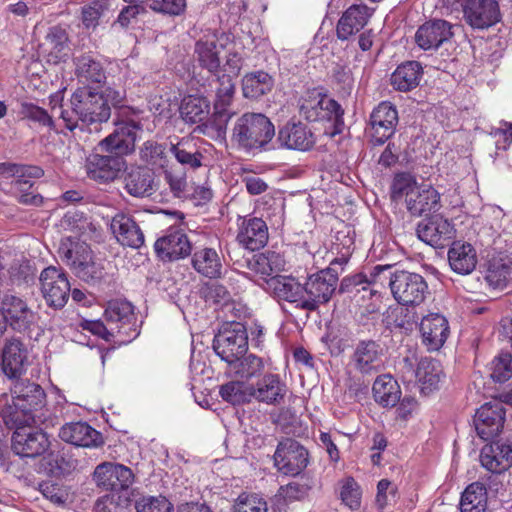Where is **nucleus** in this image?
<instances>
[{
  "mask_svg": "<svg viewBox=\"0 0 512 512\" xmlns=\"http://www.w3.org/2000/svg\"><path fill=\"white\" fill-rule=\"evenodd\" d=\"M139 129V124L133 121L118 124L113 133L98 143L96 151L87 156V176L100 184L114 181L125 166L124 156L135 149Z\"/></svg>",
  "mask_w": 512,
  "mask_h": 512,
  "instance_id": "1",
  "label": "nucleus"
},
{
  "mask_svg": "<svg viewBox=\"0 0 512 512\" xmlns=\"http://www.w3.org/2000/svg\"><path fill=\"white\" fill-rule=\"evenodd\" d=\"M371 277L374 283H387L393 298L402 306H418L429 294L427 281L422 275L399 270L394 265H376Z\"/></svg>",
  "mask_w": 512,
  "mask_h": 512,
  "instance_id": "2",
  "label": "nucleus"
},
{
  "mask_svg": "<svg viewBox=\"0 0 512 512\" xmlns=\"http://www.w3.org/2000/svg\"><path fill=\"white\" fill-rule=\"evenodd\" d=\"M15 380L11 387L12 404L4 405L0 410L7 427L29 425L36 418L40 419L42 414L35 415L34 412L41 409L46 400V394L39 384L19 378Z\"/></svg>",
  "mask_w": 512,
  "mask_h": 512,
  "instance_id": "3",
  "label": "nucleus"
},
{
  "mask_svg": "<svg viewBox=\"0 0 512 512\" xmlns=\"http://www.w3.org/2000/svg\"><path fill=\"white\" fill-rule=\"evenodd\" d=\"M405 197L406 208L412 216H423L438 211L441 207L439 192L430 185L418 184L410 173H398L391 185V199Z\"/></svg>",
  "mask_w": 512,
  "mask_h": 512,
  "instance_id": "4",
  "label": "nucleus"
},
{
  "mask_svg": "<svg viewBox=\"0 0 512 512\" xmlns=\"http://www.w3.org/2000/svg\"><path fill=\"white\" fill-rule=\"evenodd\" d=\"M274 136V124L266 115L247 112L236 120L231 140L240 150L261 152L268 150Z\"/></svg>",
  "mask_w": 512,
  "mask_h": 512,
  "instance_id": "5",
  "label": "nucleus"
},
{
  "mask_svg": "<svg viewBox=\"0 0 512 512\" xmlns=\"http://www.w3.org/2000/svg\"><path fill=\"white\" fill-rule=\"evenodd\" d=\"M58 253L61 260L84 282L95 285L106 280L104 265L93 260L92 251L85 242L65 237L60 242Z\"/></svg>",
  "mask_w": 512,
  "mask_h": 512,
  "instance_id": "6",
  "label": "nucleus"
},
{
  "mask_svg": "<svg viewBox=\"0 0 512 512\" xmlns=\"http://www.w3.org/2000/svg\"><path fill=\"white\" fill-rule=\"evenodd\" d=\"M70 103L78 119L86 124L107 122L111 116V108L102 94L91 87L78 88Z\"/></svg>",
  "mask_w": 512,
  "mask_h": 512,
  "instance_id": "7",
  "label": "nucleus"
},
{
  "mask_svg": "<svg viewBox=\"0 0 512 512\" xmlns=\"http://www.w3.org/2000/svg\"><path fill=\"white\" fill-rule=\"evenodd\" d=\"M215 353L228 365L248 351V333L244 324L230 322L222 326L213 340Z\"/></svg>",
  "mask_w": 512,
  "mask_h": 512,
  "instance_id": "8",
  "label": "nucleus"
},
{
  "mask_svg": "<svg viewBox=\"0 0 512 512\" xmlns=\"http://www.w3.org/2000/svg\"><path fill=\"white\" fill-rule=\"evenodd\" d=\"M338 270L328 267L310 275L303 284V310L316 311L320 305L330 301L336 290Z\"/></svg>",
  "mask_w": 512,
  "mask_h": 512,
  "instance_id": "9",
  "label": "nucleus"
},
{
  "mask_svg": "<svg viewBox=\"0 0 512 512\" xmlns=\"http://www.w3.org/2000/svg\"><path fill=\"white\" fill-rule=\"evenodd\" d=\"M349 366L362 378H372L384 368V349L373 339L359 340L353 347Z\"/></svg>",
  "mask_w": 512,
  "mask_h": 512,
  "instance_id": "10",
  "label": "nucleus"
},
{
  "mask_svg": "<svg viewBox=\"0 0 512 512\" xmlns=\"http://www.w3.org/2000/svg\"><path fill=\"white\" fill-rule=\"evenodd\" d=\"M104 319L122 343L130 342L139 334L133 306L126 300L109 301L104 312Z\"/></svg>",
  "mask_w": 512,
  "mask_h": 512,
  "instance_id": "11",
  "label": "nucleus"
},
{
  "mask_svg": "<svg viewBox=\"0 0 512 512\" xmlns=\"http://www.w3.org/2000/svg\"><path fill=\"white\" fill-rule=\"evenodd\" d=\"M453 7L460 0H443ZM465 21L474 29H487L500 21V9L496 0H461Z\"/></svg>",
  "mask_w": 512,
  "mask_h": 512,
  "instance_id": "12",
  "label": "nucleus"
},
{
  "mask_svg": "<svg viewBox=\"0 0 512 512\" xmlns=\"http://www.w3.org/2000/svg\"><path fill=\"white\" fill-rule=\"evenodd\" d=\"M28 425L14 426L11 448L21 457L36 458L44 455L50 448V440L43 430L27 427ZM13 429V427H9Z\"/></svg>",
  "mask_w": 512,
  "mask_h": 512,
  "instance_id": "13",
  "label": "nucleus"
},
{
  "mask_svg": "<svg viewBox=\"0 0 512 512\" xmlns=\"http://www.w3.org/2000/svg\"><path fill=\"white\" fill-rule=\"evenodd\" d=\"M273 459L279 472L296 476L308 466L309 452L298 441L286 438L278 443Z\"/></svg>",
  "mask_w": 512,
  "mask_h": 512,
  "instance_id": "14",
  "label": "nucleus"
},
{
  "mask_svg": "<svg viewBox=\"0 0 512 512\" xmlns=\"http://www.w3.org/2000/svg\"><path fill=\"white\" fill-rule=\"evenodd\" d=\"M0 306L9 327L18 333L30 331L37 323V313L29 307L25 299L15 293L9 291L3 293Z\"/></svg>",
  "mask_w": 512,
  "mask_h": 512,
  "instance_id": "15",
  "label": "nucleus"
},
{
  "mask_svg": "<svg viewBox=\"0 0 512 512\" xmlns=\"http://www.w3.org/2000/svg\"><path fill=\"white\" fill-rule=\"evenodd\" d=\"M41 291L48 306L61 309L69 299L71 287L64 273L49 266L40 274Z\"/></svg>",
  "mask_w": 512,
  "mask_h": 512,
  "instance_id": "16",
  "label": "nucleus"
},
{
  "mask_svg": "<svg viewBox=\"0 0 512 512\" xmlns=\"http://www.w3.org/2000/svg\"><path fill=\"white\" fill-rule=\"evenodd\" d=\"M506 410L497 399L484 403L475 413L474 426L483 440L498 436L504 427Z\"/></svg>",
  "mask_w": 512,
  "mask_h": 512,
  "instance_id": "17",
  "label": "nucleus"
},
{
  "mask_svg": "<svg viewBox=\"0 0 512 512\" xmlns=\"http://www.w3.org/2000/svg\"><path fill=\"white\" fill-rule=\"evenodd\" d=\"M277 142L280 148L307 152L314 148L316 136L308 124L291 119L280 127Z\"/></svg>",
  "mask_w": 512,
  "mask_h": 512,
  "instance_id": "18",
  "label": "nucleus"
},
{
  "mask_svg": "<svg viewBox=\"0 0 512 512\" xmlns=\"http://www.w3.org/2000/svg\"><path fill=\"white\" fill-rule=\"evenodd\" d=\"M93 479L103 490L118 492L132 485L134 475L130 468L122 464L105 462L95 468Z\"/></svg>",
  "mask_w": 512,
  "mask_h": 512,
  "instance_id": "19",
  "label": "nucleus"
},
{
  "mask_svg": "<svg viewBox=\"0 0 512 512\" xmlns=\"http://www.w3.org/2000/svg\"><path fill=\"white\" fill-rule=\"evenodd\" d=\"M398 112L390 102L383 101L370 114L372 141L375 145L384 144L395 133Z\"/></svg>",
  "mask_w": 512,
  "mask_h": 512,
  "instance_id": "20",
  "label": "nucleus"
},
{
  "mask_svg": "<svg viewBox=\"0 0 512 512\" xmlns=\"http://www.w3.org/2000/svg\"><path fill=\"white\" fill-rule=\"evenodd\" d=\"M28 350L23 341L12 336L7 338L2 348V371L9 379H18L26 371Z\"/></svg>",
  "mask_w": 512,
  "mask_h": 512,
  "instance_id": "21",
  "label": "nucleus"
},
{
  "mask_svg": "<svg viewBox=\"0 0 512 512\" xmlns=\"http://www.w3.org/2000/svg\"><path fill=\"white\" fill-rule=\"evenodd\" d=\"M418 238L435 248H442L453 239V225L441 216H434L420 222L416 229Z\"/></svg>",
  "mask_w": 512,
  "mask_h": 512,
  "instance_id": "22",
  "label": "nucleus"
},
{
  "mask_svg": "<svg viewBox=\"0 0 512 512\" xmlns=\"http://www.w3.org/2000/svg\"><path fill=\"white\" fill-rule=\"evenodd\" d=\"M58 436L62 441L77 447L96 448L104 443L101 433L82 421L65 423Z\"/></svg>",
  "mask_w": 512,
  "mask_h": 512,
  "instance_id": "23",
  "label": "nucleus"
},
{
  "mask_svg": "<svg viewBox=\"0 0 512 512\" xmlns=\"http://www.w3.org/2000/svg\"><path fill=\"white\" fill-rule=\"evenodd\" d=\"M481 465L492 473H502L512 467V443L492 441L483 446L480 452Z\"/></svg>",
  "mask_w": 512,
  "mask_h": 512,
  "instance_id": "24",
  "label": "nucleus"
},
{
  "mask_svg": "<svg viewBox=\"0 0 512 512\" xmlns=\"http://www.w3.org/2000/svg\"><path fill=\"white\" fill-rule=\"evenodd\" d=\"M453 36L452 25L442 19H434L422 24L416 34L415 41L423 50L437 49Z\"/></svg>",
  "mask_w": 512,
  "mask_h": 512,
  "instance_id": "25",
  "label": "nucleus"
},
{
  "mask_svg": "<svg viewBox=\"0 0 512 512\" xmlns=\"http://www.w3.org/2000/svg\"><path fill=\"white\" fill-rule=\"evenodd\" d=\"M422 343L428 351L439 350L449 335L447 319L438 313L424 316L420 323Z\"/></svg>",
  "mask_w": 512,
  "mask_h": 512,
  "instance_id": "26",
  "label": "nucleus"
},
{
  "mask_svg": "<svg viewBox=\"0 0 512 512\" xmlns=\"http://www.w3.org/2000/svg\"><path fill=\"white\" fill-rule=\"evenodd\" d=\"M251 391L252 399L277 406L284 401L288 388L278 374L267 373L257 381L256 385H251Z\"/></svg>",
  "mask_w": 512,
  "mask_h": 512,
  "instance_id": "27",
  "label": "nucleus"
},
{
  "mask_svg": "<svg viewBox=\"0 0 512 512\" xmlns=\"http://www.w3.org/2000/svg\"><path fill=\"white\" fill-rule=\"evenodd\" d=\"M265 282L266 290L276 299L292 303L296 308L303 310L305 300L302 284L296 282L293 278L281 275L265 279Z\"/></svg>",
  "mask_w": 512,
  "mask_h": 512,
  "instance_id": "28",
  "label": "nucleus"
},
{
  "mask_svg": "<svg viewBox=\"0 0 512 512\" xmlns=\"http://www.w3.org/2000/svg\"><path fill=\"white\" fill-rule=\"evenodd\" d=\"M154 249L162 261L172 262L190 255L191 244L186 234L174 231L159 238L154 244Z\"/></svg>",
  "mask_w": 512,
  "mask_h": 512,
  "instance_id": "29",
  "label": "nucleus"
},
{
  "mask_svg": "<svg viewBox=\"0 0 512 512\" xmlns=\"http://www.w3.org/2000/svg\"><path fill=\"white\" fill-rule=\"evenodd\" d=\"M110 229L123 246L140 248L144 244V234L130 215L117 213L111 220Z\"/></svg>",
  "mask_w": 512,
  "mask_h": 512,
  "instance_id": "30",
  "label": "nucleus"
},
{
  "mask_svg": "<svg viewBox=\"0 0 512 512\" xmlns=\"http://www.w3.org/2000/svg\"><path fill=\"white\" fill-rule=\"evenodd\" d=\"M266 222L258 217L244 219L237 235L239 244L250 251L262 249L268 242Z\"/></svg>",
  "mask_w": 512,
  "mask_h": 512,
  "instance_id": "31",
  "label": "nucleus"
},
{
  "mask_svg": "<svg viewBox=\"0 0 512 512\" xmlns=\"http://www.w3.org/2000/svg\"><path fill=\"white\" fill-rule=\"evenodd\" d=\"M371 16L366 5H352L340 17L336 26V35L339 40L345 41L358 33L368 23Z\"/></svg>",
  "mask_w": 512,
  "mask_h": 512,
  "instance_id": "32",
  "label": "nucleus"
},
{
  "mask_svg": "<svg viewBox=\"0 0 512 512\" xmlns=\"http://www.w3.org/2000/svg\"><path fill=\"white\" fill-rule=\"evenodd\" d=\"M125 191L136 198L150 197L155 192L154 173L145 167H134L124 175Z\"/></svg>",
  "mask_w": 512,
  "mask_h": 512,
  "instance_id": "33",
  "label": "nucleus"
},
{
  "mask_svg": "<svg viewBox=\"0 0 512 512\" xmlns=\"http://www.w3.org/2000/svg\"><path fill=\"white\" fill-rule=\"evenodd\" d=\"M112 0H91L80 8V22L83 30L92 33L107 23L111 17Z\"/></svg>",
  "mask_w": 512,
  "mask_h": 512,
  "instance_id": "34",
  "label": "nucleus"
},
{
  "mask_svg": "<svg viewBox=\"0 0 512 512\" xmlns=\"http://www.w3.org/2000/svg\"><path fill=\"white\" fill-rule=\"evenodd\" d=\"M216 103L215 108L222 107L221 110L214 114V125L218 131L226 129L227 123L231 115L224 109L225 106L229 105L235 92V84L232 76L228 74H222L217 76L216 80Z\"/></svg>",
  "mask_w": 512,
  "mask_h": 512,
  "instance_id": "35",
  "label": "nucleus"
},
{
  "mask_svg": "<svg viewBox=\"0 0 512 512\" xmlns=\"http://www.w3.org/2000/svg\"><path fill=\"white\" fill-rule=\"evenodd\" d=\"M275 85L273 75L264 70L251 71L243 75L241 89L247 99L258 100L269 94Z\"/></svg>",
  "mask_w": 512,
  "mask_h": 512,
  "instance_id": "36",
  "label": "nucleus"
},
{
  "mask_svg": "<svg viewBox=\"0 0 512 512\" xmlns=\"http://www.w3.org/2000/svg\"><path fill=\"white\" fill-rule=\"evenodd\" d=\"M448 261L454 272L468 275L476 267V251L469 243L453 242L448 251Z\"/></svg>",
  "mask_w": 512,
  "mask_h": 512,
  "instance_id": "37",
  "label": "nucleus"
},
{
  "mask_svg": "<svg viewBox=\"0 0 512 512\" xmlns=\"http://www.w3.org/2000/svg\"><path fill=\"white\" fill-rule=\"evenodd\" d=\"M222 48V45H219L214 37L199 39L194 48V56L199 66L216 75L220 69L219 54Z\"/></svg>",
  "mask_w": 512,
  "mask_h": 512,
  "instance_id": "38",
  "label": "nucleus"
},
{
  "mask_svg": "<svg viewBox=\"0 0 512 512\" xmlns=\"http://www.w3.org/2000/svg\"><path fill=\"white\" fill-rule=\"evenodd\" d=\"M376 403L384 408L396 406L401 399V389L398 382L390 374L377 376L372 386Z\"/></svg>",
  "mask_w": 512,
  "mask_h": 512,
  "instance_id": "39",
  "label": "nucleus"
},
{
  "mask_svg": "<svg viewBox=\"0 0 512 512\" xmlns=\"http://www.w3.org/2000/svg\"><path fill=\"white\" fill-rule=\"evenodd\" d=\"M191 262L193 268L204 277L215 279L222 274L221 257L213 248L204 247L195 250Z\"/></svg>",
  "mask_w": 512,
  "mask_h": 512,
  "instance_id": "40",
  "label": "nucleus"
},
{
  "mask_svg": "<svg viewBox=\"0 0 512 512\" xmlns=\"http://www.w3.org/2000/svg\"><path fill=\"white\" fill-rule=\"evenodd\" d=\"M443 376V369L439 361L432 358H422L417 363L415 381L419 383L422 393L429 394L438 389Z\"/></svg>",
  "mask_w": 512,
  "mask_h": 512,
  "instance_id": "41",
  "label": "nucleus"
},
{
  "mask_svg": "<svg viewBox=\"0 0 512 512\" xmlns=\"http://www.w3.org/2000/svg\"><path fill=\"white\" fill-rule=\"evenodd\" d=\"M75 74L83 83H104L106 72L102 63L90 54L75 58Z\"/></svg>",
  "mask_w": 512,
  "mask_h": 512,
  "instance_id": "42",
  "label": "nucleus"
},
{
  "mask_svg": "<svg viewBox=\"0 0 512 512\" xmlns=\"http://www.w3.org/2000/svg\"><path fill=\"white\" fill-rule=\"evenodd\" d=\"M422 67L417 61H408L401 64L391 76L392 86L402 92L410 91L419 85Z\"/></svg>",
  "mask_w": 512,
  "mask_h": 512,
  "instance_id": "43",
  "label": "nucleus"
},
{
  "mask_svg": "<svg viewBox=\"0 0 512 512\" xmlns=\"http://www.w3.org/2000/svg\"><path fill=\"white\" fill-rule=\"evenodd\" d=\"M170 152L182 166L196 170L202 166L203 154L192 139L182 138L170 145Z\"/></svg>",
  "mask_w": 512,
  "mask_h": 512,
  "instance_id": "44",
  "label": "nucleus"
},
{
  "mask_svg": "<svg viewBox=\"0 0 512 512\" xmlns=\"http://www.w3.org/2000/svg\"><path fill=\"white\" fill-rule=\"evenodd\" d=\"M486 486L477 481L469 484L462 492L460 512H485L487 510Z\"/></svg>",
  "mask_w": 512,
  "mask_h": 512,
  "instance_id": "45",
  "label": "nucleus"
},
{
  "mask_svg": "<svg viewBox=\"0 0 512 512\" xmlns=\"http://www.w3.org/2000/svg\"><path fill=\"white\" fill-rule=\"evenodd\" d=\"M229 368L236 378L249 381L262 375L265 364L261 357L255 354H245L229 364Z\"/></svg>",
  "mask_w": 512,
  "mask_h": 512,
  "instance_id": "46",
  "label": "nucleus"
},
{
  "mask_svg": "<svg viewBox=\"0 0 512 512\" xmlns=\"http://www.w3.org/2000/svg\"><path fill=\"white\" fill-rule=\"evenodd\" d=\"M46 50L48 51L49 61L58 63L68 56V34L60 26H53L45 37Z\"/></svg>",
  "mask_w": 512,
  "mask_h": 512,
  "instance_id": "47",
  "label": "nucleus"
},
{
  "mask_svg": "<svg viewBox=\"0 0 512 512\" xmlns=\"http://www.w3.org/2000/svg\"><path fill=\"white\" fill-rule=\"evenodd\" d=\"M209 113V102L203 97L189 95L182 100L180 115L186 123L195 124L203 122L208 118Z\"/></svg>",
  "mask_w": 512,
  "mask_h": 512,
  "instance_id": "48",
  "label": "nucleus"
},
{
  "mask_svg": "<svg viewBox=\"0 0 512 512\" xmlns=\"http://www.w3.org/2000/svg\"><path fill=\"white\" fill-rule=\"evenodd\" d=\"M31 179L28 177L15 179L11 183V189L20 204L38 207L42 205L43 197L34 187Z\"/></svg>",
  "mask_w": 512,
  "mask_h": 512,
  "instance_id": "49",
  "label": "nucleus"
},
{
  "mask_svg": "<svg viewBox=\"0 0 512 512\" xmlns=\"http://www.w3.org/2000/svg\"><path fill=\"white\" fill-rule=\"evenodd\" d=\"M219 395L232 405L250 403L252 400L251 385L239 380L229 381L220 386Z\"/></svg>",
  "mask_w": 512,
  "mask_h": 512,
  "instance_id": "50",
  "label": "nucleus"
},
{
  "mask_svg": "<svg viewBox=\"0 0 512 512\" xmlns=\"http://www.w3.org/2000/svg\"><path fill=\"white\" fill-rule=\"evenodd\" d=\"M19 114L22 119L34 123L39 128L56 130L55 121L48 111L32 102H22Z\"/></svg>",
  "mask_w": 512,
  "mask_h": 512,
  "instance_id": "51",
  "label": "nucleus"
},
{
  "mask_svg": "<svg viewBox=\"0 0 512 512\" xmlns=\"http://www.w3.org/2000/svg\"><path fill=\"white\" fill-rule=\"evenodd\" d=\"M327 107H336V101L326 96L304 99L300 105V113L308 121H323V113H326L324 110Z\"/></svg>",
  "mask_w": 512,
  "mask_h": 512,
  "instance_id": "52",
  "label": "nucleus"
},
{
  "mask_svg": "<svg viewBox=\"0 0 512 512\" xmlns=\"http://www.w3.org/2000/svg\"><path fill=\"white\" fill-rule=\"evenodd\" d=\"M512 271V259L495 257L489 262L485 279L494 287L504 286Z\"/></svg>",
  "mask_w": 512,
  "mask_h": 512,
  "instance_id": "53",
  "label": "nucleus"
},
{
  "mask_svg": "<svg viewBox=\"0 0 512 512\" xmlns=\"http://www.w3.org/2000/svg\"><path fill=\"white\" fill-rule=\"evenodd\" d=\"M44 171L39 166L16 164L10 162L0 163V176L14 177L15 179L21 177L28 178H41Z\"/></svg>",
  "mask_w": 512,
  "mask_h": 512,
  "instance_id": "54",
  "label": "nucleus"
},
{
  "mask_svg": "<svg viewBox=\"0 0 512 512\" xmlns=\"http://www.w3.org/2000/svg\"><path fill=\"white\" fill-rule=\"evenodd\" d=\"M491 377L495 382L503 383L512 377V355L502 352L492 361Z\"/></svg>",
  "mask_w": 512,
  "mask_h": 512,
  "instance_id": "55",
  "label": "nucleus"
},
{
  "mask_svg": "<svg viewBox=\"0 0 512 512\" xmlns=\"http://www.w3.org/2000/svg\"><path fill=\"white\" fill-rule=\"evenodd\" d=\"M137 512H171L172 504L163 496H143L135 503Z\"/></svg>",
  "mask_w": 512,
  "mask_h": 512,
  "instance_id": "56",
  "label": "nucleus"
},
{
  "mask_svg": "<svg viewBox=\"0 0 512 512\" xmlns=\"http://www.w3.org/2000/svg\"><path fill=\"white\" fill-rule=\"evenodd\" d=\"M143 161L151 165L163 166L165 163V147L155 141H146L140 150Z\"/></svg>",
  "mask_w": 512,
  "mask_h": 512,
  "instance_id": "57",
  "label": "nucleus"
},
{
  "mask_svg": "<svg viewBox=\"0 0 512 512\" xmlns=\"http://www.w3.org/2000/svg\"><path fill=\"white\" fill-rule=\"evenodd\" d=\"M267 503L256 494H241L234 505V512H267Z\"/></svg>",
  "mask_w": 512,
  "mask_h": 512,
  "instance_id": "58",
  "label": "nucleus"
},
{
  "mask_svg": "<svg viewBox=\"0 0 512 512\" xmlns=\"http://www.w3.org/2000/svg\"><path fill=\"white\" fill-rule=\"evenodd\" d=\"M186 0H153L150 9L168 16H180L186 10Z\"/></svg>",
  "mask_w": 512,
  "mask_h": 512,
  "instance_id": "59",
  "label": "nucleus"
},
{
  "mask_svg": "<svg viewBox=\"0 0 512 512\" xmlns=\"http://www.w3.org/2000/svg\"><path fill=\"white\" fill-rule=\"evenodd\" d=\"M341 500L345 505L351 509L358 508L360 506L361 492L356 481L349 477L346 478L340 492Z\"/></svg>",
  "mask_w": 512,
  "mask_h": 512,
  "instance_id": "60",
  "label": "nucleus"
},
{
  "mask_svg": "<svg viewBox=\"0 0 512 512\" xmlns=\"http://www.w3.org/2000/svg\"><path fill=\"white\" fill-rule=\"evenodd\" d=\"M164 179L174 196L181 197L186 191L187 179L185 172L170 168L164 171Z\"/></svg>",
  "mask_w": 512,
  "mask_h": 512,
  "instance_id": "61",
  "label": "nucleus"
},
{
  "mask_svg": "<svg viewBox=\"0 0 512 512\" xmlns=\"http://www.w3.org/2000/svg\"><path fill=\"white\" fill-rule=\"evenodd\" d=\"M370 284H375L372 277L370 276V280H368L366 275L360 273L351 277H345L340 283L339 291L341 293L368 291Z\"/></svg>",
  "mask_w": 512,
  "mask_h": 512,
  "instance_id": "62",
  "label": "nucleus"
},
{
  "mask_svg": "<svg viewBox=\"0 0 512 512\" xmlns=\"http://www.w3.org/2000/svg\"><path fill=\"white\" fill-rule=\"evenodd\" d=\"M309 490V485L293 481L281 486L278 490V496L282 497L285 501L301 500L308 494Z\"/></svg>",
  "mask_w": 512,
  "mask_h": 512,
  "instance_id": "63",
  "label": "nucleus"
},
{
  "mask_svg": "<svg viewBox=\"0 0 512 512\" xmlns=\"http://www.w3.org/2000/svg\"><path fill=\"white\" fill-rule=\"evenodd\" d=\"M333 79L340 86L343 94L349 95L354 86V79L351 70L342 65H337L333 69Z\"/></svg>",
  "mask_w": 512,
  "mask_h": 512,
  "instance_id": "64",
  "label": "nucleus"
}]
</instances>
